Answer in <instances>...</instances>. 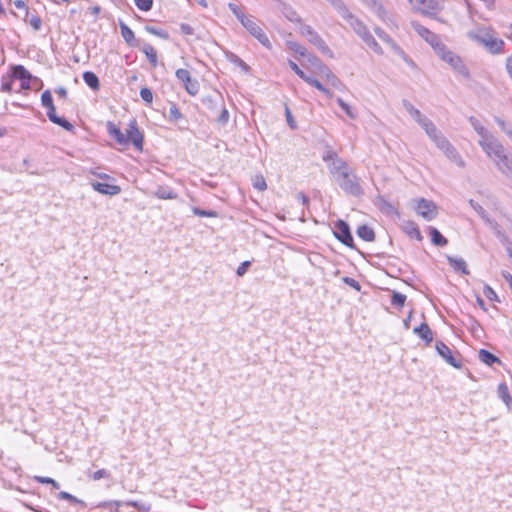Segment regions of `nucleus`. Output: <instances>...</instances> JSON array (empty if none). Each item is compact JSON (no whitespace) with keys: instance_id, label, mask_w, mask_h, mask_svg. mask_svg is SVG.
<instances>
[{"instance_id":"f257e3e1","label":"nucleus","mask_w":512,"mask_h":512,"mask_svg":"<svg viewBox=\"0 0 512 512\" xmlns=\"http://www.w3.org/2000/svg\"><path fill=\"white\" fill-rule=\"evenodd\" d=\"M403 106L405 110L409 113V115L421 126V128L425 131L429 139L436 145V147L441 150L445 156L456 163L459 167H463L465 165L464 160L456 150V148L450 143V141L445 137L441 130L437 128V126L426 117L422 112L415 108L410 102L404 101Z\"/></svg>"},{"instance_id":"f03ea898","label":"nucleus","mask_w":512,"mask_h":512,"mask_svg":"<svg viewBox=\"0 0 512 512\" xmlns=\"http://www.w3.org/2000/svg\"><path fill=\"white\" fill-rule=\"evenodd\" d=\"M330 173L346 194L355 197L363 195L364 191L360 184V179L346 161L341 158L333 159L330 166Z\"/></svg>"},{"instance_id":"7ed1b4c3","label":"nucleus","mask_w":512,"mask_h":512,"mask_svg":"<svg viewBox=\"0 0 512 512\" xmlns=\"http://www.w3.org/2000/svg\"><path fill=\"white\" fill-rule=\"evenodd\" d=\"M468 120L475 132L479 135L480 139L478 140V144L488 158L495 162V160H498L502 155L507 153L503 144L489 132L477 118L471 116Z\"/></svg>"},{"instance_id":"20e7f679","label":"nucleus","mask_w":512,"mask_h":512,"mask_svg":"<svg viewBox=\"0 0 512 512\" xmlns=\"http://www.w3.org/2000/svg\"><path fill=\"white\" fill-rule=\"evenodd\" d=\"M107 127L109 135L113 137L120 145L127 146L132 143L136 149L142 150L143 135L139 131L135 121H131L129 123L125 132L121 131L111 122L108 123Z\"/></svg>"},{"instance_id":"39448f33","label":"nucleus","mask_w":512,"mask_h":512,"mask_svg":"<svg viewBox=\"0 0 512 512\" xmlns=\"http://www.w3.org/2000/svg\"><path fill=\"white\" fill-rule=\"evenodd\" d=\"M346 20L354 32L364 41V43L377 54H383V50L374 37L369 32L367 26L355 17L349 10L348 15H341Z\"/></svg>"},{"instance_id":"423d86ee","label":"nucleus","mask_w":512,"mask_h":512,"mask_svg":"<svg viewBox=\"0 0 512 512\" xmlns=\"http://www.w3.org/2000/svg\"><path fill=\"white\" fill-rule=\"evenodd\" d=\"M434 51L437 56L442 61L446 62L456 73L460 74L466 79L470 77L469 70L461 57L450 50L444 43L438 44Z\"/></svg>"},{"instance_id":"0eeeda50","label":"nucleus","mask_w":512,"mask_h":512,"mask_svg":"<svg viewBox=\"0 0 512 512\" xmlns=\"http://www.w3.org/2000/svg\"><path fill=\"white\" fill-rule=\"evenodd\" d=\"M468 37L483 45L490 53H501L504 41L495 37L488 29H478L468 32Z\"/></svg>"},{"instance_id":"6e6552de","label":"nucleus","mask_w":512,"mask_h":512,"mask_svg":"<svg viewBox=\"0 0 512 512\" xmlns=\"http://www.w3.org/2000/svg\"><path fill=\"white\" fill-rule=\"evenodd\" d=\"M299 33L307 37L308 41L315 45L322 53L327 54L330 57L333 56L331 49L310 25L301 23L299 26Z\"/></svg>"},{"instance_id":"1a4fd4ad","label":"nucleus","mask_w":512,"mask_h":512,"mask_svg":"<svg viewBox=\"0 0 512 512\" xmlns=\"http://www.w3.org/2000/svg\"><path fill=\"white\" fill-rule=\"evenodd\" d=\"M414 209L417 215L424 218L426 221L435 219L438 215V208L433 201L425 198L414 199Z\"/></svg>"},{"instance_id":"9d476101","label":"nucleus","mask_w":512,"mask_h":512,"mask_svg":"<svg viewBox=\"0 0 512 512\" xmlns=\"http://www.w3.org/2000/svg\"><path fill=\"white\" fill-rule=\"evenodd\" d=\"M412 8L424 15H433L444 7V0H407Z\"/></svg>"},{"instance_id":"9b49d317","label":"nucleus","mask_w":512,"mask_h":512,"mask_svg":"<svg viewBox=\"0 0 512 512\" xmlns=\"http://www.w3.org/2000/svg\"><path fill=\"white\" fill-rule=\"evenodd\" d=\"M246 29L247 31H249V33L251 35H253L263 46L267 47V48H270L271 47V43H270V40L269 38L267 37V35L263 32L262 28L257 24V22L252 19V18H249L247 17L243 23H241Z\"/></svg>"},{"instance_id":"f8f14e48","label":"nucleus","mask_w":512,"mask_h":512,"mask_svg":"<svg viewBox=\"0 0 512 512\" xmlns=\"http://www.w3.org/2000/svg\"><path fill=\"white\" fill-rule=\"evenodd\" d=\"M177 79L183 83L185 90L192 96L199 91V83L196 79H192L190 72L186 69H178L176 71Z\"/></svg>"},{"instance_id":"ddd939ff","label":"nucleus","mask_w":512,"mask_h":512,"mask_svg":"<svg viewBox=\"0 0 512 512\" xmlns=\"http://www.w3.org/2000/svg\"><path fill=\"white\" fill-rule=\"evenodd\" d=\"M334 236L348 247L353 246V237L350 232V228L343 220H338L335 223Z\"/></svg>"},{"instance_id":"4468645a","label":"nucleus","mask_w":512,"mask_h":512,"mask_svg":"<svg viewBox=\"0 0 512 512\" xmlns=\"http://www.w3.org/2000/svg\"><path fill=\"white\" fill-rule=\"evenodd\" d=\"M411 25L414 29V31L421 36L425 41H427L435 50L438 44H441L442 42L438 38L436 34L431 32L428 28L424 27L418 22H411Z\"/></svg>"},{"instance_id":"2eb2a0df","label":"nucleus","mask_w":512,"mask_h":512,"mask_svg":"<svg viewBox=\"0 0 512 512\" xmlns=\"http://www.w3.org/2000/svg\"><path fill=\"white\" fill-rule=\"evenodd\" d=\"M90 185L95 191L103 195L115 196L121 192L120 186L115 184L92 181Z\"/></svg>"},{"instance_id":"dca6fc26","label":"nucleus","mask_w":512,"mask_h":512,"mask_svg":"<svg viewBox=\"0 0 512 512\" xmlns=\"http://www.w3.org/2000/svg\"><path fill=\"white\" fill-rule=\"evenodd\" d=\"M498 171L512 181V157L507 153L494 162Z\"/></svg>"},{"instance_id":"f3484780","label":"nucleus","mask_w":512,"mask_h":512,"mask_svg":"<svg viewBox=\"0 0 512 512\" xmlns=\"http://www.w3.org/2000/svg\"><path fill=\"white\" fill-rule=\"evenodd\" d=\"M436 350L439 353L440 356H442L447 363H449L451 366L455 368L461 367V362L457 360L452 353V350L443 342H437L436 343Z\"/></svg>"},{"instance_id":"a211bd4d","label":"nucleus","mask_w":512,"mask_h":512,"mask_svg":"<svg viewBox=\"0 0 512 512\" xmlns=\"http://www.w3.org/2000/svg\"><path fill=\"white\" fill-rule=\"evenodd\" d=\"M46 109H47V116L51 122L61 126L62 128H64L67 131L73 130L74 126L68 120L56 115V109H55L54 104L46 107Z\"/></svg>"},{"instance_id":"6ab92c4d","label":"nucleus","mask_w":512,"mask_h":512,"mask_svg":"<svg viewBox=\"0 0 512 512\" xmlns=\"http://www.w3.org/2000/svg\"><path fill=\"white\" fill-rule=\"evenodd\" d=\"M376 35L381 39L383 40L384 42H386L392 49L395 53H397L398 55H400L401 57H403V59L407 62V63H410L407 58H406V55L404 53V51L392 40V38L385 32L383 31L381 28L379 27H376L374 29Z\"/></svg>"},{"instance_id":"aec40b11","label":"nucleus","mask_w":512,"mask_h":512,"mask_svg":"<svg viewBox=\"0 0 512 512\" xmlns=\"http://www.w3.org/2000/svg\"><path fill=\"white\" fill-rule=\"evenodd\" d=\"M402 229L403 231L411 238H415L418 241L423 240V236L421 235V232L417 226V224L413 221H404L402 223Z\"/></svg>"},{"instance_id":"412c9836","label":"nucleus","mask_w":512,"mask_h":512,"mask_svg":"<svg viewBox=\"0 0 512 512\" xmlns=\"http://www.w3.org/2000/svg\"><path fill=\"white\" fill-rule=\"evenodd\" d=\"M413 332L427 344H430L433 340V333L427 323H422L420 326L415 327Z\"/></svg>"},{"instance_id":"4be33fe9","label":"nucleus","mask_w":512,"mask_h":512,"mask_svg":"<svg viewBox=\"0 0 512 512\" xmlns=\"http://www.w3.org/2000/svg\"><path fill=\"white\" fill-rule=\"evenodd\" d=\"M479 359L488 366H493L495 363L500 364L501 360L485 349H481L478 352Z\"/></svg>"},{"instance_id":"5701e85b","label":"nucleus","mask_w":512,"mask_h":512,"mask_svg":"<svg viewBox=\"0 0 512 512\" xmlns=\"http://www.w3.org/2000/svg\"><path fill=\"white\" fill-rule=\"evenodd\" d=\"M447 260L455 271H461L463 274H466V275L469 274V270L467 269L466 262L462 258H455L452 256H447Z\"/></svg>"},{"instance_id":"b1692460","label":"nucleus","mask_w":512,"mask_h":512,"mask_svg":"<svg viewBox=\"0 0 512 512\" xmlns=\"http://www.w3.org/2000/svg\"><path fill=\"white\" fill-rule=\"evenodd\" d=\"M121 35L126 41V43L130 46H136L135 36L133 31L124 23L120 22L119 24Z\"/></svg>"},{"instance_id":"393cba45","label":"nucleus","mask_w":512,"mask_h":512,"mask_svg":"<svg viewBox=\"0 0 512 512\" xmlns=\"http://www.w3.org/2000/svg\"><path fill=\"white\" fill-rule=\"evenodd\" d=\"M357 235L361 239L367 242H371L375 239V233L373 229L367 225H361L357 229Z\"/></svg>"},{"instance_id":"a878e982","label":"nucleus","mask_w":512,"mask_h":512,"mask_svg":"<svg viewBox=\"0 0 512 512\" xmlns=\"http://www.w3.org/2000/svg\"><path fill=\"white\" fill-rule=\"evenodd\" d=\"M84 82L93 90L97 91L100 88L99 79L95 73L86 71L83 73Z\"/></svg>"},{"instance_id":"bb28decb","label":"nucleus","mask_w":512,"mask_h":512,"mask_svg":"<svg viewBox=\"0 0 512 512\" xmlns=\"http://www.w3.org/2000/svg\"><path fill=\"white\" fill-rule=\"evenodd\" d=\"M141 50L146 55V57L149 60L150 64L153 67H156L157 64H158V59H157V52L154 49V47L152 45H150V44H144V46L142 47Z\"/></svg>"},{"instance_id":"cd10ccee","label":"nucleus","mask_w":512,"mask_h":512,"mask_svg":"<svg viewBox=\"0 0 512 512\" xmlns=\"http://www.w3.org/2000/svg\"><path fill=\"white\" fill-rule=\"evenodd\" d=\"M431 241L436 246H445L447 239L434 227L429 228Z\"/></svg>"},{"instance_id":"c85d7f7f","label":"nucleus","mask_w":512,"mask_h":512,"mask_svg":"<svg viewBox=\"0 0 512 512\" xmlns=\"http://www.w3.org/2000/svg\"><path fill=\"white\" fill-rule=\"evenodd\" d=\"M12 76L20 80H30L31 74L22 65H16L12 68Z\"/></svg>"},{"instance_id":"c756f323","label":"nucleus","mask_w":512,"mask_h":512,"mask_svg":"<svg viewBox=\"0 0 512 512\" xmlns=\"http://www.w3.org/2000/svg\"><path fill=\"white\" fill-rule=\"evenodd\" d=\"M303 80H304L307 84H309V85H311V86L315 87L316 89H318L319 91L323 92V93H324L325 95H327L328 97H332V95H333V94H332L328 89H326V88H325V87H324V86H323V85H322V84H321L317 79H315L314 77H312V76H308V75H305V77L303 78Z\"/></svg>"},{"instance_id":"7c9ffc66","label":"nucleus","mask_w":512,"mask_h":512,"mask_svg":"<svg viewBox=\"0 0 512 512\" xmlns=\"http://www.w3.org/2000/svg\"><path fill=\"white\" fill-rule=\"evenodd\" d=\"M498 397L502 399V401L509 406L512 401L511 396L509 394V389L506 383H500L497 389Z\"/></svg>"},{"instance_id":"2f4dec72","label":"nucleus","mask_w":512,"mask_h":512,"mask_svg":"<svg viewBox=\"0 0 512 512\" xmlns=\"http://www.w3.org/2000/svg\"><path fill=\"white\" fill-rule=\"evenodd\" d=\"M155 195L160 199H176L177 194L170 190L163 187H160L156 192Z\"/></svg>"},{"instance_id":"473e14b6","label":"nucleus","mask_w":512,"mask_h":512,"mask_svg":"<svg viewBox=\"0 0 512 512\" xmlns=\"http://www.w3.org/2000/svg\"><path fill=\"white\" fill-rule=\"evenodd\" d=\"M368 6L375 10V12L383 18L385 16V10L383 9L382 4L378 0H362Z\"/></svg>"},{"instance_id":"72a5a7b5","label":"nucleus","mask_w":512,"mask_h":512,"mask_svg":"<svg viewBox=\"0 0 512 512\" xmlns=\"http://www.w3.org/2000/svg\"><path fill=\"white\" fill-rule=\"evenodd\" d=\"M495 122L498 124V126L500 127V129L502 130L503 133H505L512 141V127L509 126L503 119H501L500 117H495L494 118Z\"/></svg>"},{"instance_id":"f704fd0d","label":"nucleus","mask_w":512,"mask_h":512,"mask_svg":"<svg viewBox=\"0 0 512 512\" xmlns=\"http://www.w3.org/2000/svg\"><path fill=\"white\" fill-rule=\"evenodd\" d=\"M321 73L327 78L328 81L331 82L333 86H336L337 83H339L338 78L332 73V71L328 67L324 65L321 66Z\"/></svg>"},{"instance_id":"c9c22d12","label":"nucleus","mask_w":512,"mask_h":512,"mask_svg":"<svg viewBox=\"0 0 512 512\" xmlns=\"http://www.w3.org/2000/svg\"><path fill=\"white\" fill-rule=\"evenodd\" d=\"M253 187L259 191H264L267 188L265 178L262 175H255L253 178Z\"/></svg>"},{"instance_id":"e433bc0d","label":"nucleus","mask_w":512,"mask_h":512,"mask_svg":"<svg viewBox=\"0 0 512 512\" xmlns=\"http://www.w3.org/2000/svg\"><path fill=\"white\" fill-rule=\"evenodd\" d=\"M182 113L178 109V107L175 104H172L169 108V120L171 121H178L182 119Z\"/></svg>"},{"instance_id":"4c0bfd02","label":"nucleus","mask_w":512,"mask_h":512,"mask_svg":"<svg viewBox=\"0 0 512 512\" xmlns=\"http://www.w3.org/2000/svg\"><path fill=\"white\" fill-rule=\"evenodd\" d=\"M228 7L241 23H243V21L247 18V16L241 12L236 4L229 3Z\"/></svg>"},{"instance_id":"58836bf2","label":"nucleus","mask_w":512,"mask_h":512,"mask_svg":"<svg viewBox=\"0 0 512 512\" xmlns=\"http://www.w3.org/2000/svg\"><path fill=\"white\" fill-rule=\"evenodd\" d=\"M337 103L346 112L348 117H350L351 119H355L356 118V114L354 113V111L351 109V107L343 99L338 98L337 99Z\"/></svg>"},{"instance_id":"ea45409f","label":"nucleus","mask_w":512,"mask_h":512,"mask_svg":"<svg viewBox=\"0 0 512 512\" xmlns=\"http://www.w3.org/2000/svg\"><path fill=\"white\" fill-rule=\"evenodd\" d=\"M192 212L194 215L199 217H217V213L215 211L202 210L198 207H193Z\"/></svg>"},{"instance_id":"a19ab883","label":"nucleus","mask_w":512,"mask_h":512,"mask_svg":"<svg viewBox=\"0 0 512 512\" xmlns=\"http://www.w3.org/2000/svg\"><path fill=\"white\" fill-rule=\"evenodd\" d=\"M406 301V296L404 294L394 292L392 295L391 303L395 306L402 307Z\"/></svg>"},{"instance_id":"79ce46f5","label":"nucleus","mask_w":512,"mask_h":512,"mask_svg":"<svg viewBox=\"0 0 512 512\" xmlns=\"http://www.w3.org/2000/svg\"><path fill=\"white\" fill-rule=\"evenodd\" d=\"M145 30L148 33H150V34L156 35V36H158L160 38H163V39H168V37H169L167 32H165V31H163L161 29H157V28H155L153 26H146Z\"/></svg>"},{"instance_id":"37998d69","label":"nucleus","mask_w":512,"mask_h":512,"mask_svg":"<svg viewBox=\"0 0 512 512\" xmlns=\"http://www.w3.org/2000/svg\"><path fill=\"white\" fill-rule=\"evenodd\" d=\"M134 2L142 11H149L153 6V0H134Z\"/></svg>"},{"instance_id":"c03bdc74","label":"nucleus","mask_w":512,"mask_h":512,"mask_svg":"<svg viewBox=\"0 0 512 512\" xmlns=\"http://www.w3.org/2000/svg\"><path fill=\"white\" fill-rule=\"evenodd\" d=\"M140 96L141 98L146 102V103H152L153 101V93L152 91L147 88V87H143L141 88L140 90Z\"/></svg>"},{"instance_id":"a18cd8bd","label":"nucleus","mask_w":512,"mask_h":512,"mask_svg":"<svg viewBox=\"0 0 512 512\" xmlns=\"http://www.w3.org/2000/svg\"><path fill=\"white\" fill-rule=\"evenodd\" d=\"M41 103L45 108L54 104L51 92L49 90H46L42 93Z\"/></svg>"},{"instance_id":"49530a36","label":"nucleus","mask_w":512,"mask_h":512,"mask_svg":"<svg viewBox=\"0 0 512 512\" xmlns=\"http://www.w3.org/2000/svg\"><path fill=\"white\" fill-rule=\"evenodd\" d=\"M58 498L62 500H67L70 503H81V501L78 498L65 491L59 492Z\"/></svg>"},{"instance_id":"de8ad7c7","label":"nucleus","mask_w":512,"mask_h":512,"mask_svg":"<svg viewBox=\"0 0 512 512\" xmlns=\"http://www.w3.org/2000/svg\"><path fill=\"white\" fill-rule=\"evenodd\" d=\"M28 22L29 24L33 27V29L35 31H38L40 30L41 28V25H42V20L39 16L37 15H32L29 19H28Z\"/></svg>"},{"instance_id":"09e8293b","label":"nucleus","mask_w":512,"mask_h":512,"mask_svg":"<svg viewBox=\"0 0 512 512\" xmlns=\"http://www.w3.org/2000/svg\"><path fill=\"white\" fill-rule=\"evenodd\" d=\"M285 16L287 17L288 20L292 21V22H297L299 23V26L301 25L302 21H301V18L299 17V15L297 14L296 11H294L293 9H288L286 12H285Z\"/></svg>"},{"instance_id":"8fccbe9b","label":"nucleus","mask_w":512,"mask_h":512,"mask_svg":"<svg viewBox=\"0 0 512 512\" xmlns=\"http://www.w3.org/2000/svg\"><path fill=\"white\" fill-rule=\"evenodd\" d=\"M484 295L491 301H498V296L496 292L488 285L484 286L483 289Z\"/></svg>"},{"instance_id":"3c124183","label":"nucleus","mask_w":512,"mask_h":512,"mask_svg":"<svg viewBox=\"0 0 512 512\" xmlns=\"http://www.w3.org/2000/svg\"><path fill=\"white\" fill-rule=\"evenodd\" d=\"M230 60L233 63H235L236 65H238L239 67H241L245 72H248L249 66L242 59H240L238 56L232 54L231 57H230Z\"/></svg>"},{"instance_id":"603ef678","label":"nucleus","mask_w":512,"mask_h":512,"mask_svg":"<svg viewBox=\"0 0 512 512\" xmlns=\"http://www.w3.org/2000/svg\"><path fill=\"white\" fill-rule=\"evenodd\" d=\"M250 266H251L250 261L242 262L236 270L237 275L240 277L244 276V274L247 272V270L249 269Z\"/></svg>"},{"instance_id":"864d4df0","label":"nucleus","mask_w":512,"mask_h":512,"mask_svg":"<svg viewBox=\"0 0 512 512\" xmlns=\"http://www.w3.org/2000/svg\"><path fill=\"white\" fill-rule=\"evenodd\" d=\"M108 477H109V473H108L105 469L97 470V471H95V472L91 475V478H92L94 481L100 480V479H102V478H108Z\"/></svg>"},{"instance_id":"5fc2aeb1","label":"nucleus","mask_w":512,"mask_h":512,"mask_svg":"<svg viewBox=\"0 0 512 512\" xmlns=\"http://www.w3.org/2000/svg\"><path fill=\"white\" fill-rule=\"evenodd\" d=\"M228 120H229L228 110L226 108H222L220 116L217 118V122L224 125L228 122Z\"/></svg>"},{"instance_id":"6e6d98bb","label":"nucleus","mask_w":512,"mask_h":512,"mask_svg":"<svg viewBox=\"0 0 512 512\" xmlns=\"http://www.w3.org/2000/svg\"><path fill=\"white\" fill-rule=\"evenodd\" d=\"M289 66L301 79L305 77L306 74L299 68V66L295 62L289 61Z\"/></svg>"},{"instance_id":"4d7b16f0","label":"nucleus","mask_w":512,"mask_h":512,"mask_svg":"<svg viewBox=\"0 0 512 512\" xmlns=\"http://www.w3.org/2000/svg\"><path fill=\"white\" fill-rule=\"evenodd\" d=\"M469 204L479 215H481V216L484 215L485 211H484L483 207L480 204H478L474 200H470Z\"/></svg>"},{"instance_id":"13d9d810","label":"nucleus","mask_w":512,"mask_h":512,"mask_svg":"<svg viewBox=\"0 0 512 512\" xmlns=\"http://www.w3.org/2000/svg\"><path fill=\"white\" fill-rule=\"evenodd\" d=\"M344 282L346 284H348L349 286L353 287L354 289H356L358 291L360 290V285L355 279L350 278V277H345Z\"/></svg>"},{"instance_id":"bf43d9fd","label":"nucleus","mask_w":512,"mask_h":512,"mask_svg":"<svg viewBox=\"0 0 512 512\" xmlns=\"http://www.w3.org/2000/svg\"><path fill=\"white\" fill-rule=\"evenodd\" d=\"M285 115H286V118H287V122L289 124V126L292 128V129H295L296 128V125L294 123V120L292 118V114H291V111L290 109L286 106V109H285Z\"/></svg>"},{"instance_id":"052dcab7","label":"nucleus","mask_w":512,"mask_h":512,"mask_svg":"<svg viewBox=\"0 0 512 512\" xmlns=\"http://www.w3.org/2000/svg\"><path fill=\"white\" fill-rule=\"evenodd\" d=\"M290 48L302 56L305 55V51H306L305 48L297 43H291Z\"/></svg>"},{"instance_id":"680f3d73","label":"nucleus","mask_w":512,"mask_h":512,"mask_svg":"<svg viewBox=\"0 0 512 512\" xmlns=\"http://www.w3.org/2000/svg\"><path fill=\"white\" fill-rule=\"evenodd\" d=\"M35 480L42 484H50L52 482V478L42 476H35Z\"/></svg>"},{"instance_id":"e2e57ef3","label":"nucleus","mask_w":512,"mask_h":512,"mask_svg":"<svg viewBox=\"0 0 512 512\" xmlns=\"http://www.w3.org/2000/svg\"><path fill=\"white\" fill-rule=\"evenodd\" d=\"M506 69L509 76L512 78V55L507 58Z\"/></svg>"},{"instance_id":"0e129e2a","label":"nucleus","mask_w":512,"mask_h":512,"mask_svg":"<svg viewBox=\"0 0 512 512\" xmlns=\"http://www.w3.org/2000/svg\"><path fill=\"white\" fill-rule=\"evenodd\" d=\"M55 92L63 99L67 97V90L64 87H59Z\"/></svg>"},{"instance_id":"69168bd1","label":"nucleus","mask_w":512,"mask_h":512,"mask_svg":"<svg viewBox=\"0 0 512 512\" xmlns=\"http://www.w3.org/2000/svg\"><path fill=\"white\" fill-rule=\"evenodd\" d=\"M89 12H90L91 15L96 17L101 12V7L100 6H93V7L89 8Z\"/></svg>"},{"instance_id":"338daca9","label":"nucleus","mask_w":512,"mask_h":512,"mask_svg":"<svg viewBox=\"0 0 512 512\" xmlns=\"http://www.w3.org/2000/svg\"><path fill=\"white\" fill-rule=\"evenodd\" d=\"M504 35L506 36V38L512 40V23L507 26V30L504 33Z\"/></svg>"},{"instance_id":"774afa93","label":"nucleus","mask_w":512,"mask_h":512,"mask_svg":"<svg viewBox=\"0 0 512 512\" xmlns=\"http://www.w3.org/2000/svg\"><path fill=\"white\" fill-rule=\"evenodd\" d=\"M503 277L507 280L509 283V286L512 290V275L509 272L503 273Z\"/></svg>"}]
</instances>
